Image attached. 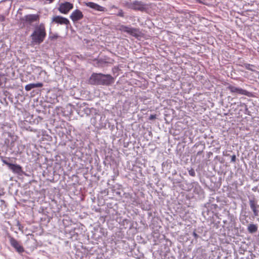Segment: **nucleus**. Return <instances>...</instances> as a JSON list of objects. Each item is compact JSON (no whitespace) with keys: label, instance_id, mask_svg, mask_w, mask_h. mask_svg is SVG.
<instances>
[{"label":"nucleus","instance_id":"f257e3e1","mask_svg":"<svg viewBox=\"0 0 259 259\" xmlns=\"http://www.w3.org/2000/svg\"><path fill=\"white\" fill-rule=\"evenodd\" d=\"M89 82L91 84L109 85L114 82V78L110 74L93 73Z\"/></svg>","mask_w":259,"mask_h":259},{"label":"nucleus","instance_id":"f03ea898","mask_svg":"<svg viewBox=\"0 0 259 259\" xmlns=\"http://www.w3.org/2000/svg\"><path fill=\"white\" fill-rule=\"evenodd\" d=\"M46 31L45 25L42 23L35 27L34 30L30 37L32 42L35 45H39L44 41L46 36Z\"/></svg>","mask_w":259,"mask_h":259},{"label":"nucleus","instance_id":"7ed1b4c3","mask_svg":"<svg viewBox=\"0 0 259 259\" xmlns=\"http://www.w3.org/2000/svg\"><path fill=\"white\" fill-rule=\"evenodd\" d=\"M11 245L19 253H22L24 251L23 247L20 243L13 237L11 235L8 236Z\"/></svg>","mask_w":259,"mask_h":259},{"label":"nucleus","instance_id":"20e7f679","mask_svg":"<svg viewBox=\"0 0 259 259\" xmlns=\"http://www.w3.org/2000/svg\"><path fill=\"white\" fill-rule=\"evenodd\" d=\"M73 8V5L68 2L61 3L58 8L59 11L64 14H67Z\"/></svg>","mask_w":259,"mask_h":259},{"label":"nucleus","instance_id":"39448f33","mask_svg":"<svg viewBox=\"0 0 259 259\" xmlns=\"http://www.w3.org/2000/svg\"><path fill=\"white\" fill-rule=\"evenodd\" d=\"M145 5L140 1H134L127 4V7L131 9L142 11L145 9Z\"/></svg>","mask_w":259,"mask_h":259},{"label":"nucleus","instance_id":"423d86ee","mask_svg":"<svg viewBox=\"0 0 259 259\" xmlns=\"http://www.w3.org/2000/svg\"><path fill=\"white\" fill-rule=\"evenodd\" d=\"M232 93H236L240 95L248 96L249 92L245 90H243L240 88H237L232 85L229 84L227 88Z\"/></svg>","mask_w":259,"mask_h":259},{"label":"nucleus","instance_id":"0eeeda50","mask_svg":"<svg viewBox=\"0 0 259 259\" xmlns=\"http://www.w3.org/2000/svg\"><path fill=\"white\" fill-rule=\"evenodd\" d=\"M52 22L58 24L68 25L70 24L69 20L61 16H55L52 18Z\"/></svg>","mask_w":259,"mask_h":259},{"label":"nucleus","instance_id":"6e6552de","mask_svg":"<svg viewBox=\"0 0 259 259\" xmlns=\"http://www.w3.org/2000/svg\"><path fill=\"white\" fill-rule=\"evenodd\" d=\"M83 17V15L82 12L78 9H76L73 11L70 16V19L74 22L82 19Z\"/></svg>","mask_w":259,"mask_h":259},{"label":"nucleus","instance_id":"1a4fd4ad","mask_svg":"<svg viewBox=\"0 0 259 259\" xmlns=\"http://www.w3.org/2000/svg\"><path fill=\"white\" fill-rule=\"evenodd\" d=\"M250 207L253 212L254 216L256 217L258 215V208L259 205L257 204V201L254 198L250 199L249 200Z\"/></svg>","mask_w":259,"mask_h":259},{"label":"nucleus","instance_id":"9d476101","mask_svg":"<svg viewBox=\"0 0 259 259\" xmlns=\"http://www.w3.org/2000/svg\"><path fill=\"white\" fill-rule=\"evenodd\" d=\"M39 19V16L37 14H29L25 15L23 18L22 20L29 23H31L33 22L37 21Z\"/></svg>","mask_w":259,"mask_h":259},{"label":"nucleus","instance_id":"9b49d317","mask_svg":"<svg viewBox=\"0 0 259 259\" xmlns=\"http://www.w3.org/2000/svg\"><path fill=\"white\" fill-rule=\"evenodd\" d=\"M85 5L87 7H89L93 9H94L96 11L103 12L104 11L105 8L97 4H96L93 2H88L85 3Z\"/></svg>","mask_w":259,"mask_h":259},{"label":"nucleus","instance_id":"f8f14e48","mask_svg":"<svg viewBox=\"0 0 259 259\" xmlns=\"http://www.w3.org/2000/svg\"><path fill=\"white\" fill-rule=\"evenodd\" d=\"M9 168L12 170L14 173L20 174L22 171V167L18 164L11 163L10 164Z\"/></svg>","mask_w":259,"mask_h":259},{"label":"nucleus","instance_id":"ddd939ff","mask_svg":"<svg viewBox=\"0 0 259 259\" xmlns=\"http://www.w3.org/2000/svg\"><path fill=\"white\" fill-rule=\"evenodd\" d=\"M43 86V83L41 82H38L36 83H30L25 85V89L26 91H29L31 89L35 88H41Z\"/></svg>","mask_w":259,"mask_h":259},{"label":"nucleus","instance_id":"4468645a","mask_svg":"<svg viewBox=\"0 0 259 259\" xmlns=\"http://www.w3.org/2000/svg\"><path fill=\"white\" fill-rule=\"evenodd\" d=\"M257 226L255 224H250L247 227L248 231L250 233H254L257 231Z\"/></svg>","mask_w":259,"mask_h":259},{"label":"nucleus","instance_id":"2eb2a0df","mask_svg":"<svg viewBox=\"0 0 259 259\" xmlns=\"http://www.w3.org/2000/svg\"><path fill=\"white\" fill-rule=\"evenodd\" d=\"M128 33L133 36L137 37L139 36V31L138 29L131 27Z\"/></svg>","mask_w":259,"mask_h":259},{"label":"nucleus","instance_id":"dca6fc26","mask_svg":"<svg viewBox=\"0 0 259 259\" xmlns=\"http://www.w3.org/2000/svg\"><path fill=\"white\" fill-rule=\"evenodd\" d=\"M131 28V27H130L124 26V25H121L119 28V30L121 31L126 32L128 33L129 32Z\"/></svg>","mask_w":259,"mask_h":259},{"label":"nucleus","instance_id":"f3484780","mask_svg":"<svg viewBox=\"0 0 259 259\" xmlns=\"http://www.w3.org/2000/svg\"><path fill=\"white\" fill-rule=\"evenodd\" d=\"M243 67H245L246 69L253 71L251 67H254V66L250 64L245 63L244 64Z\"/></svg>","mask_w":259,"mask_h":259},{"label":"nucleus","instance_id":"a211bd4d","mask_svg":"<svg viewBox=\"0 0 259 259\" xmlns=\"http://www.w3.org/2000/svg\"><path fill=\"white\" fill-rule=\"evenodd\" d=\"M188 172L191 176L194 177L195 176V172L192 168L188 170Z\"/></svg>","mask_w":259,"mask_h":259},{"label":"nucleus","instance_id":"6ab92c4d","mask_svg":"<svg viewBox=\"0 0 259 259\" xmlns=\"http://www.w3.org/2000/svg\"><path fill=\"white\" fill-rule=\"evenodd\" d=\"M1 160L2 161V162L5 164L6 165H7V166H8L9 167L10 166V164H11V163L8 162L6 159L5 158H4V157H1Z\"/></svg>","mask_w":259,"mask_h":259},{"label":"nucleus","instance_id":"aec40b11","mask_svg":"<svg viewBox=\"0 0 259 259\" xmlns=\"http://www.w3.org/2000/svg\"><path fill=\"white\" fill-rule=\"evenodd\" d=\"M117 16L123 17H124V13L123 11L121 9H120L118 11V14H117Z\"/></svg>","mask_w":259,"mask_h":259},{"label":"nucleus","instance_id":"412c9836","mask_svg":"<svg viewBox=\"0 0 259 259\" xmlns=\"http://www.w3.org/2000/svg\"><path fill=\"white\" fill-rule=\"evenodd\" d=\"M236 161V157L235 155H233L231 156V162H235Z\"/></svg>","mask_w":259,"mask_h":259},{"label":"nucleus","instance_id":"4be33fe9","mask_svg":"<svg viewBox=\"0 0 259 259\" xmlns=\"http://www.w3.org/2000/svg\"><path fill=\"white\" fill-rule=\"evenodd\" d=\"M156 118V115H155V114H154V115L152 114V115H151L149 116V119L150 120H153V119H155Z\"/></svg>","mask_w":259,"mask_h":259},{"label":"nucleus","instance_id":"5701e85b","mask_svg":"<svg viewBox=\"0 0 259 259\" xmlns=\"http://www.w3.org/2000/svg\"><path fill=\"white\" fill-rule=\"evenodd\" d=\"M5 20V17L4 15H0V22H3Z\"/></svg>","mask_w":259,"mask_h":259},{"label":"nucleus","instance_id":"b1692460","mask_svg":"<svg viewBox=\"0 0 259 259\" xmlns=\"http://www.w3.org/2000/svg\"><path fill=\"white\" fill-rule=\"evenodd\" d=\"M58 37V36L56 35H54V36H51L52 39H56Z\"/></svg>","mask_w":259,"mask_h":259},{"label":"nucleus","instance_id":"393cba45","mask_svg":"<svg viewBox=\"0 0 259 259\" xmlns=\"http://www.w3.org/2000/svg\"><path fill=\"white\" fill-rule=\"evenodd\" d=\"M4 193L3 192V191L0 190V196H2V195H4Z\"/></svg>","mask_w":259,"mask_h":259},{"label":"nucleus","instance_id":"a878e982","mask_svg":"<svg viewBox=\"0 0 259 259\" xmlns=\"http://www.w3.org/2000/svg\"><path fill=\"white\" fill-rule=\"evenodd\" d=\"M193 236L195 237V238H197V234L195 233V232H194L193 233Z\"/></svg>","mask_w":259,"mask_h":259},{"label":"nucleus","instance_id":"bb28decb","mask_svg":"<svg viewBox=\"0 0 259 259\" xmlns=\"http://www.w3.org/2000/svg\"><path fill=\"white\" fill-rule=\"evenodd\" d=\"M46 1H48L49 2V3H52L54 0H46Z\"/></svg>","mask_w":259,"mask_h":259},{"label":"nucleus","instance_id":"cd10ccee","mask_svg":"<svg viewBox=\"0 0 259 259\" xmlns=\"http://www.w3.org/2000/svg\"><path fill=\"white\" fill-rule=\"evenodd\" d=\"M112 8H117V7H115V6H112Z\"/></svg>","mask_w":259,"mask_h":259}]
</instances>
